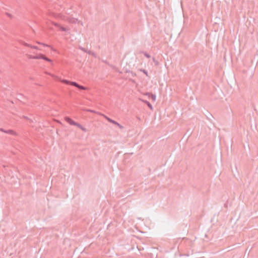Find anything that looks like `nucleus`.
I'll return each mask as SVG.
<instances>
[{
  "mask_svg": "<svg viewBox=\"0 0 258 258\" xmlns=\"http://www.w3.org/2000/svg\"><path fill=\"white\" fill-rule=\"evenodd\" d=\"M60 81L62 82V83L66 84V85H71L72 86H75L76 87H77L78 86V83H77L76 82L71 81L68 80L66 79H60Z\"/></svg>",
  "mask_w": 258,
  "mask_h": 258,
  "instance_id": "obj_1",
  "label": "nucleus"
},
{
  "mask_svg": "<svg viewBox=\"0 0 258 258\" xmlns=\"http://www.w3.org/2000/svg\"><path fill=\"white\" fill-rule=\"evenodd\" d=\"M104 117L107 120H108L109 122L112 123L114 124L117 125L120 128L122 129L123 128V126L120 124L119 123H118L117 121L110 118L109 117H107V116L104 115Z\"/></svg>",
  "mask_w": 258,
  "mask_h": 258,
  "instance_id": "obj_2",
  "label": "nucleus"
},
{
  "mask_svg": "<svg viewBox=\"0 0 258 258\" xmlns=\"http://www.w3.org/2000/svg\"><path fill=\"white\" fill-rule=\"evenodd\" d=\"M36 59H42L44 60H46L48 62H52V60L49 58L48 57H46L45 55L40 53L38 55H37V57H35Z\"/></svg>",
  "mask_w": 258,
  "mask_h": 258,
  "instance_id": "obj_3",
  "label": "nucleus"
},
{
  "mask_svg": "<svg viewBox=\"0 0 258 258\" xmlns=\"http://www.w3.org/2000/svg\"><path fill=\"white\" fill-rule=\"evenodd\" d=\"M0 131L1 132H4L6 134L13 135H15V136L17 135V133L15 132H14L13 130H5V129L1 128H0Z\"/></svg>",
  "mask_w": 258,
  "mask_h": 258,
  "instance_id": "obj_4",
  "label": "nucleus"
},
{
  "mask_svg": "<svg viewBox=\"0 0 258 258\" xmlns=\"http://www.w3.org/2000/svg\"><path fill=\"white\" fill-rule=\"evenodd\" d=\"M64 120L67 122L68 123H69L70 125H75L76 123V121L73 120L71 118H70L69 116H66L64 117Z\"/></svg>",
  "mask_w": 258,
  "mask_h": 258,
  "instance_id": "obj_5",
  "label": "nucleus"
},
{
  "mask_svg": "<svg viewBox=\"0 0 258 258\" xmlns=\"http://www.w3.org/2000/svg\"><path fill=\"white\" fill-rule=\"evenodd\" d=\"M21 43L22 44L24 45L25 46L31 47L33 49H39L37 46H35V45H32L31 44H29L25 42L24 41H21Z\"/></svg>",
  "mask_w": 258,
  "mask_h": 258,
  "instance_id": "obj_6",
  "label": "nucleus"
},
{
  "mask_svg": "<svg viewBox=\"0 0 258 258\" xmlns=\"http://www.w3.org/2000/svg\"><path fill=\"white\" fill-rule=\"evenodd\" d=\"M79 48L82 50L83 51L85 52H86L89 54H92V55H94L95 54V53L94 52H92L90 50H87V49H86L85 48L82 47H80Z\"/></svg>",
  "mask_w": 258,
  "mask_h": 258,
  "instance_id": "obj_7",
  "label": "nucleus"
},
{
  "mask_svg": "<svg viewBox=\"0 0 258 258\" xmlns=\"http://www.w3.org/2000/svg\"><path fill=\"white\" fill-rule=\"evenodd\" d=\"M147 95H149V97H150L153 101L156 100V95L155 94H153L152 93H147Z\"/></svg>",
  "mask_w": 258,
  "mask_h": 258,
  "instance_id": "obj_8",
  "label": "nucleus"
},
{
  "mask_svg": "<svg viewBox=\"0 0 258 258\" xmlns=\"http://www.w3.org/2000/svg\"><path fill=\"white\" fill-rule=\"evenodd\" d=\"M77 88L80 90H86L88 89V88L87 87L83 86L82 85H81L80 84H78V86H77Z\"/></svg>",
  "mask_w": 258,
  "mask_h": 258,
  "instance_id": "obj_9",
  "label": "nucleus"
},
{
  "mask_svg": "<svg viewBox=\"0 0 258 258\" xmlns=\"http://www.w3.org/2000/svg\"><path fill=\"white\" fill-rule=\"evenodd\" d=\"M143 102L146 103L147 104V105L152 110L153 109V106L152 105H151V104L147 100H145V101H143Z\"/></svg>",
  "mask_w": 258,
  "mask_h": 258,
  "instance_id": "obj_10",
  "label": "nucleus"
},
{
  "mask_svg": "<svg viewBox=\"0 0 258 258\" xmlns=\"http://www.w3.org/2000/svg\"><path fill=\"white\" fill-rule=\"evenodd\" d=\"M141 53H143L144 55H145V56H146L147 58H150L151 57V55L149 53L146 52L142 51H141Z\"/></svg>",
  "mask_w": 258,
  "mask_h": 258,
  "instance_id": "obj_11",
  "label": "nucleus"
},
{
  "mask_svg": "<svg viewBox=\"0 0 258 258\" xmlns=\"http://www.w3.org/2000/svg\"><path fill=\"white\" fill-rule=\"evenodd\" d=\"M125 73H131L132 74V76L133 77H136V74L132 71H131L130 70H126L125 71Z\"/></svg>",
  "mask_w": 258,
  "mask_h": 258,
  "instance_id": "obj_12",
  "label": "nucleus"
},
{
  "mask_svg": "<svg viewBox=\"0 0 258 258\" xmlns=\"http://www.w3.org/2000/svg\"><path fill=\"white\" fill-rule=\"evenodd\" d=\"M59 29H60L62 31H64V32H66V31H68V29H67V28H64V27H63V26H61V25H60V26H59Z\"/></svg>",
  "mask_w": 258,
  "mask_h": 258,
  "instance_id": "obj_13",
  "label": "nucleus"
},
{
  "mask_svg": "<svg viewBox=\"0 0 258 258\" xmlns=\"http://www.w3.org/2000/svg\"><path fill=\"white\" fill-rule=\"evenodd\" d=\"M75 126H77L78 127H79L81 130L83 127L81 124H80L77 122H76Z\"/></svg>",
  "mask_w": 258,
  "mask_h": 258,
  "instance_id": "obj_14",
  "label": "nucleus"
},
{
  "mask_svg": "<svg viewBox=\"0 0 258 258\" xmlns=\"http://www.w3.org/2000/svg\"><path fill=\"white\" fill-rule=\"evenodd\" d=\"M75 126H77L78 127H79L81 130L83 127L81 124H80L77 122H76Z\"/></svg>",
  "mask_w": 258,
  "mask_h": 258,
  "instance_id": "obj_15",
  "label": "nucleus"
},
{
  "mask_svg": "<svg viewBox=\"0 0 258 258\" xmlns=\"http://www.w3.org/2000/svg\"><path fill=\"white\" fill-rule=\"evenodd\" d=\"M140 71L145 74L147 76H148V72L146 70L141 69H140Z\"/></svg>",
  "mask_w": 258,
  "mask_h": 258,
  "instance_id": "obj_16",
  "label": "nucleus"
},
{
  "mask_svg": "<svg viewBox=\"0 0 258 258\" xmlns=\"http://www.w3.org/2000/svg\"><path fill=\"white\" fill-rule=\"evenodd\" d=\"M51 23L53 26L58 27V28L59 27V26L60 25V24H59L57 23L54 22H51Z\"/></svg>",
  "mask_w": 258,
  "mask_h": 258,
  "instance_id": "obj_17",
  "label": "nucleus"
},
{
  "mask_svg": "<svg viewBox=\"0 0 258 258\" xmlns=\"http://www.w3.org/2000/svg\"><path fill=\"white\" fill-rule=\"evenodd\" d=\"M6 15L11 19L13 18V16L9 13H6Z\"/></svg>",
  "mask_w": 258,
  "mask_h": 258,
  "instance_id": "obj_18",
  "label": "nucleus"
},
{
  "mask_svg": "<svg viewBox=\"0 0 258 258\" xmlns=\"http://www.w3.org/2000/svg\"><path fill=\"white\" fill-rule=\"evenodd\" d=\"M37 57V55H30L29 56V58H31V59H36V57Z\"/></svg>",
  "mask_w": 258,
  "mask_h": 258,
  "instance_id": "obj_19",
  "label": "nucleus"
},
{
  "mask_svg": "<svg viewBox=\"0 0 258 258\" xmlns=\"http://www.w3.org/2000/svg\"><path fill=\"white\" fill-rule=\"evenodd\" d=\"M41 45H43L44 46H45V47H51V46L48 44H46L45 43H41Z\"/></svg>",
  "mask_w": 258,
  "mask_h": 258,
  "instance_id": "obj_20",
  "label": "nucleus"
},
{
  "mask_svg": "<svg viewBox=\"0 0 258 258\" xmlns=\"http://www.w3.org/2000/svg\"><path fill=\"white\" fill-rule=\"evenodd\" d=\"M81 130L83 131V132H86L88 131V130L84 127H83L82 128H81Z\"/></svg>",
  "mask_w": 258,
  "mask_h": 258,
  "instance_id": "obj_21",
  "label": "nucleus"
},
{
  "mask_svg": "<svg viewBox=\"0 0 258 258\" xmlns=\"http://www.w3.org/2000/svg\"><path fill=\"white\" fill-rule=\"evenodd\" d=\"M153 60L155 62V64H156V65H157V64H158V62L157 61H156V60H155V58H154V57H153Z\"/></svg>",
  "mask_w": 258,
  "mask_h": 258,
  "instance_id": "obj_22",
  "label": "nucleus"
},
{
  "mask_svg": "<svg viewBox=\"0 0 258 258\" xmlns=\"http://www.w3.org/2000/svg\"><path fill=\"white\" fill-rule=\"evenodd\" d=\"M87 111L90 112H95L94 110H91V109H87Z\"/></svg>",
  "mask_w": 258,
  "mask_h": 258,
  "instance_id": "obj_23",
  "label": "nucleus"
},
{
  "mask_svg": "<svg viewBox=\"0 0 258 258\" xmlns=\"http://www.w3.org/2000/svg\"><path fill=\"white\" fill-rule=\"evenodd\" d=\"M130 81H131V82H133V83H135V80H133V79H130Z\"/></svg>",
  "mask_w": 258,
  "mask_h": 258,
  "instance_id": "obj_24",
  "label": "nucleus"
},
{
  "mask_svg": "<svg viewBox=\"0 0 258 258\" xmlns=\"http://www.w3.org/2000/svg\"><path fill=\"white\" fill-rule=\"evenodd\" d=\"M36 43L38 44H41V43H42V42H38V41H37Z\"/></svg>",
  "mask_w": 258,
  "mask_h": 258,
  "instance_id": "obj_25",
  "label": "nucleus"
},
{
  "mask_svg": "<svg viewBox=\"0 0 258 258\" xmlns=\"http://www.w3.org/2000/svg\"><path fill=\"white\" fill-rule=\"evenodd\" d=\"M24 118L26 119H29L28 117H27V116H24Z\"/></svg>",
  "mask_w": 258,
  "mask_h": 258,
  "instance_id": "obj_26",
  "label": "nucleus"
},
{
  "mask_svg": "<svg viewBox=\"0 0 258 258\" xmlns=\"http://www.w3.org/2000/svg\"><path fill=\"white\" fill-rule=\"evenodd\" d=\"M137 118L138 120H140V119H140V118L139 117H138V116H137Z\"/></svg>",
  "mask_w": 258,
  "mask_h": 258,
  "instance_id": "obj_27",
  "label": "nucleus"
},
{
  "mask_svg": "<svg viewBox=\"0 0 258 258\" xmlns=\"http://www.w3.org/2000/svg\"><path fill=\"white\" fill-rule=\"evenodd\" d=\"M187 132H188V133H189V135L191 134V133H189V132H188V131H187Z\"/></svg>",
  "mask_w": 258,
  "mask_h": 258,
  "instance_id": "obj_28",
  "label": "nucleus"
},
{
  "mask_svg": "<svg viewBox=\"0 0 258 258\" xmlns=\"http://www.w3.org/2000/svg\"><path fill=\"white\" fill-rule=\"evenodd\" d=\"M187 132H188V133H189V135L191 134V133H189V132H188V131H187Z\"/></svg>",
  "mask_w": 258,
  "mask_h": 258,
  "instance_id": "obj_29",
  "label": "nucleus"
},
{
  "mask_svg": "<svg viewBox=\"0 0 258 258\" xmlns=\"http://www.w3.org/2000/svg\"><path fill=\"white\" fill-rule=\"evenodd\" d=\"M187 132H188V133H189V135L191 134V133H189V132H188V131H187Z\"/></svg>",
  "mask_w": 258,
  "mask_h": 258,
  "instance_id": "obj_30",
  "label": "nucleus"
}]
</instances>
